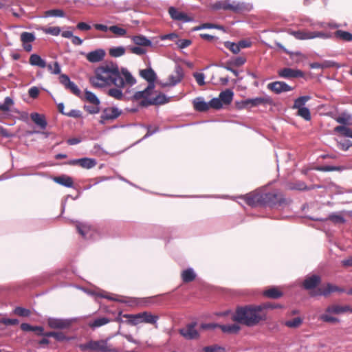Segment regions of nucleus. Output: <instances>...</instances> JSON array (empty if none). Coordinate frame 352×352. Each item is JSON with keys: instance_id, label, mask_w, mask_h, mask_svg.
Wrapping results in <instances>:
<instances>
[{"instance_id": "nucleus-18", "label": "nucleus", "mask_w": 352, "mask_h": 352, "mask_svg": "<svg viewBox=\"0 0 352 352\" xmlns=\"http://www.w3.org/2000/svg\"><path fill=\"white\" fill-rule=\"evenodd\" d=\"M243 198L245 202L251 206H256L263 201L262 195L255 192L246 195Z\"/></svg>"}, {"instance_id": "nucleus-36", "label": "nucleus", "mask_w": 352, "mask_h": 352, "mask_svg": "<svg viewBox=\"0 0 352 352\" xmlns=\"http://www.w3.org/2000/svg\"><path fill=\"white\" fill-rule=\"evenodd\" d=\"M21 328L23 331H32L36 332V333L38 335L43 334V329L41 327H37V326L33 327L27 323H23L21 325Z\"/></svg>"}, {"instance_id": "nucleus-27", "label": "nucleus", "mask_w": 352, "mask_h": 352, "mask_svg": "<svg viewBox=\"0 0 352 352\" xmlns=\"http://www.w3.org/2000/svg\"><path fill=\"white\" fill-rule=\"evenodd\" d=\"M53 180L56 183L66 187H72L73 186V180L72 177L67 175L54 177Z\"/></svg>"}, {"instance_id": "nucleus-12", "label": "nucleus", "mask_w": 352, "mask_h": 352, "mask_svg": "<svg viewBox=\"0 0 352 352\" xmlns=\"http://www.w3.org/2000/svg\"><path fill=\"white\" fill-rule=\"evenodd\" d=\"M267 88L276 94L289 91L292 89V88L287 83L281 81L269 83L267 85Z\"/></svg>"}, {"instance_id": "nucleus-20", "label": "nucleus", "mask_w": 352, "mask_h": 352, "mask_svg": "<svg viewBox=\"0 0 352 352\" xmlns=\"http://www.w3.org/2000/svg\"><path fill=\"white\" fill-rule=\"evenodd\" d=\"M248 108L257 107L264 104L271 103V99L269 97H257L255 98L247 99Z\"/></svg>"}, {"instance_id": "nucleus-48", "label": "nucleus", "mask_w": 352, "mask_h": 352, "mask_svg": "<svg viewBox=\"0 0 352 352\" xmlns=\"http://www.w3.org/2000/svg\"><path fill=\"white\" fill-rule=\"evenodd\" d=\"M109 320L107 318H100L95 320L90 326L92 327H98L109 322Z\"/></svg>"}, {"instance_id": "nucleus-46", "label": "nucleus", "mask_w": 352, "mask_h": 352, "mask_svg": "<svg viewBox=\"0 0 352 352\" xmlns=\"http://www.w3.org/2000/svg\"><path fill=\"white\" fill-rule=\"evenodd\" d=\"M336 120L343 124H351V116L349 114H342L336 118Z\"/></svg>"}, {"instance_id": "nucleus-24", "label": "nucleus", "mask_w": 352, "mask_h": 352, "mask_svg": "<svg viewBox=\"0 0 352 352\" xmlns=\"http://www.w3.org/2000/svg\"><path fill=\"white\" fill-rule=\"evenodd\" d=\"M320 280V277L316 275L308 276L304 281V287L307 289H311L319 283Z\"/></svg>"}, {"instance_id": "nucleus-34", "label": "nucleus", "mask_w": 352, "mask_h": 352, "mask_svg": "<svg viewBox=\"0 0 352 352\" xmlns=\"http://www.w3.org/2000/svg\"><path fill=\"white\" fill-rule=\"evenodd\" d=\"M84 98L85 100L91 103L92 104H100V100L98 98L96 95L88 90L85 91Z\"/></svg>"}, {"instance_id": "nucleus-9", "label": "nucleus", "mask_w": 352, "mask_h": 352, "mask_svg": "<svg viewBox=\"0 0 352 352\" xmlns=\"http://www.w3.org/2000/svg\"><path fill=\"white\" fill-rule=\"evenodd\" d=\"M87 60L92 63H96L101 62L105 57L106 52L103 49H97L89 52L87 54H84Z\"/></svg>"}, {"instance_id": "nucleus-3", "label": "nucleus", "mask_w": 352, "mask_h": 352, "mask_svg": "<svg viewBox=\"0 0 352 352\" xmlns=\"http://www.w3.org/2000/svg\"><path fill=\"white\" fill-rule=\"evenodd\" d=\"M154 84H150L143 91H136L133 94L135 100H142L141 105L162 104L168 102V98L162 94H156L154 92Z\"/></svg>"}, {"instance_id": "nucleus-14", "label": "nucleus", "mask_w": 352, "mask_h": 352, "mask_svg": "<svg viewBox=\"0 0 352 352\" xmlns=\"http://www.w3.org/2000/svg\"><path fill=\"white\" fill-rule=\"evenodd\" d=\"M278 75L282 78H292L296 77H301L303 76V73L298 69L284 68L278 71Z\"/></svg>"}, {"instance_id": "nucleus-35", "label": "nucleus", "mask_w": 352, "mask_h": 352, "mask_svg": "<svg viewBox=\"0 0 352 352\" xmlns=\"http://www.w3.org/2000/svg\"><path fill=\"white\" fill-rule=\"evenodd\" d=\"M132 40L135 44L138 45H142V46H151V41L148 40L145 36H142V35L133 36Z\"/></svg>"}, {"instance_id": "nucleus-17", "label": "nucleus", "mask_w": 352, "mask_h": 352, "mask_svg": "<svg viewBox=\"0 0 352 352\" xmlns=\"http://www.w3.org/2000/svg\"><path fill=\"white\" fill-rule=\"evenodd\" d=\"M120 111L118 109L115 107H111L106 109L101 116V122H103L107 120H113L119 116Z\"/></svg>"}, {"instance_id": "nucleus-4", "label": "nucleus", "mask_w": 352, "mask_h": 352, "mask_svg": "<svg viewBox=\"0 0 352 352\" xmlns=\"http://www.w3.org/2000/svg\"><path fill=\"white\" fill-rule=\"evenodd\" d=\"M310 96H305L298 98L295 100L293 106L294 109H298L297 115L306 120H311V114L309 109L304 107L305 104L310 100Z\"/></svg>"}, {"instance_id": "nucleus-37", "label": "nucleus", "mask_w": 352, "mask_h": 352, "mask_svg": "<svg viewBox=\"0 0 352 352\" xmlns=\"http://www.w3.org/2000/svg\"><path fill=\"white\" fill-rule=\"evenodd\" d=\"M78 162L81 167L87 169L94 167L96 164V161L91 158L79 159Z\"/></svg>"}, {"instance_id": "nucleus-26", "label": "nucleus", "mask_w": 352, "mask_h": 352, "mask_svg": "<svg viewBox=\"0 0 352 352\" xmlns=\"http://www.w3.org/2000/svg\"><path fill=\"white\" fill-rule=\"evenodd\" d=\"M181 276L184 282L188 283L195 278L196 273L192 268H188L182 272Z\"/></svg>"}, {"instance_id": "nucleus-15", "label": "nucleus", "mask_w": 352, "mask_h": 352, "mask_svg": "<svg viewBox=\"0 0 352 352\" xmlns=\"http://www.w3.org/2000/svg\"><path fill=\"white\" fill-rule=\"evenodd\" d=\"M168 12L171 18L174 20L182 21L183 22H188L192 20V18L188 16L186 13L180 12L173 7L169 8Z\"/></svg>"}, {"instance_id": "nucleus-50", "label": "nucleus", "mask_w": 352, "mask_h": 352, "mask_svg": "<svg viewBox=\"0 0 352 352\" xmlns=\"http://www.w3.org/2000/svg\"><path fill=\"white\" fill-rule=\"evenodd\" d=\"M225 350L223 348L213 345V346H208L203 348L201 352H224Z\"/></svg>"}, {"instance_id": "nucleus-31", "label": "nucleus", "mask_w": 352, "mask_h": 352, "mask_svg": "<svg viewBox=\"0 0 352 352\" xmlns=\"http://www.w3.org/2000/svg\"><path fill=\"white\" fill-rule=\"evenodd\" d=\"M218 327L222 330V331L228 333H235L241 329V327L238 323L219 325Z\"/></svg>"}, {"instance_id": "nucleus-13", "label": "nucleus", "mask_w": 352, "mask_h": 352, "mask_svg": "<svg viewBox=\"0 0 352 352\" xmlns=\"http://www.w3.org/2000/svg\"><path fill=\"white\" fill-rule=\"evenodd\" d=\"M76 228L79 234L83 237L87 239L92 237L94 230L89 224L83 222H78L76 223Z\"/></svg>"}, {"instance_id": "nucleus-25", "label": "nucleus", "mask_w": 352, "mask_h": 352, "mask_svg": "<svg viewBox=\"0 0 352 352\" xmlns=\"http://www.w3.org/2000/svg\"><path fill=\"white\" fill-rule=\"evenodd\" d=\"M263 294L269 298H278L283 296V293L276 287H270L263 292Z\"/></svg>"}, {"instance_id": "nucleus-21", "label": "nucleus", "mask_w": 352, "mask_h": 352, "mask_svg": "<svg viewBox=\"0 0 352 352\" xmlns=\"http://www.w3.org/2000/svg\"><path fill=\"white\" fill-rule=\"evenodd\" d=\"M30 118L40 128L43 129L47 126V123L44 115L34 112L31 113Z\"/></svg>"}, {"instance_id": "nucleus-51", "label": "nucleus", "mask_w": 352, "mask_h": 352, "mask_svg": "<svg viewBox=\"0 0 352 352\" xmlns=\"http://www.w3.org/2000/svg\"><path fill=\"white\" fill-rule=\"evenodd\" d=\"M208 103L210 104V108L216 109H221L223 105L219 98H214L212 99Z\"/></svg>"}, {"instance_id": "nucleus-39", "label": "nucleus", "mask_w": 352, "mask_h": 352, "mask_svg": "<svg viewBox=\"0 0 352 352\" xmlns=\"http://www.w3.org/2000/svg\"><path fill=\"white\" fill-rule=\"evenodd\" d=\"M335 35L337 38L345 41H349L352 40V34L348 32L338 30L336 32Z\"/></svg>"}, {"instance_id": "nucleus-23", "label": "nucleus", "mask_w": 352, "mask_h": 352, "mask_svg": "<svg viewBox=\"0 0 352 352\" xmlns=\"http://www.w3.org/2000/svg\"><path fill=\"white\" fill-rule=\"evenodd\" d=\"M289 34L293 35L296 38L299 40L313 39L311 32L307 30L290 31Z\"/></svg>"}, {"instance_id": "nucleus-57", "label": "nucleus", "mask_w": 352, "mask_h": 352, "mask_svg": "<svg viewBox=\"0 0 352 352\" xmlns=\"http://www.w3.org/2000/svg\"><path fill=\"white\" fill-rule=\"evenodd\" d=\"M14 314L20 316H28L30 314V311L28 309L22 307H16L14 309Z\"/></svg>"}, {"instance_id": "nucleus-44", "label": "nucleus", "mask_w": 352, "mask_h": 352, "mask_svg": "<svg viewBox=\"0 0 352 352\" xmlns=\"http://www.w3.org/2000/svg\"><path fill=\"white\" fill-rule=\"evenodd\" d=\"M35 40V36L33 33L23 32L21 34V41L22 43H32Z\"/></svg>"}, {"instance_id": "nucleus-52", "label": "nucleus", "mask_w": 352, "mask_h": 352, "mask_svg": "<svg viewBox=\"0 0 352 352\" xmlns=\"http://www.w3.org/2000/svg\"><path fill=\"white\" fill-rule=\"evenodd\" d=\"M225 46L232 51L234 54H237L240 51V47L239 43H234L232 42H226Z\"/></svg>"}, {"instance_id": "nucleus-11", "label": "nucleus", "mask_w": 352, "mask_h": 352, "mask_svg": "<svg viewBox=\"0 0 352 352\" xmlns=\"http://www.w3.org/2000/svg\"><path fill=\"white\" fill-rule=\"evenodd\" d=\"M344 290L338 288L337 286L331 285V284H327L326 285H323L320 287L318 291H314L311 292L312 296H317V295H323V296H327L330 294L331 293L335 292H342Z\"/></svg>"}, {"instance_id": "nucleus-30", "label": "nucleus", "mask_w": 352, "mask_h": 352, "mask_svg": "<svg viewBox=\"0 0 352 352\" xmlns=\"http://www.w3.org/2000/svg\"><path fill=\"white\" fill-rule=\"evenodd\" d=\"M140 74L142 78L149 82V85L154 84V81L156 78V74L153 69H147L142 70L140 72Z\"/></svg>"}, {"instance_id": "nucleus-2", "label": "nucleus", "mask_w": 352, "mask_h": 352, "mask_svg": "<svg viewBox=\"0 0 352 352\" xmlns=\"http://www.w3.org/2000/svg\"><path fill=\"white\" fill-rule=\"evenodd\" d=\"M266 318V314L262 312L260 305H255L238 307L232 316L234 321L249 327L255 326Z\"/></svg>"}, {"instance_id": "nucleus-28", "label": "nucleus", "mask_w": 352, "mask_h": 352, "mask_svg": "<svg viewBox=\"0 0 352 352\" xmlns=\"http://www.w3.org/2000/svg\"><path fill=\"white\" fill-rule=\"evenodd\" d=\"M233 96V91L230 89H226L220 93L219 98L223 104H228L232 102Z\"/></svg>"}, {"instance_id": "nucleus-1", "label": "nucleus", "mask_w": 352, "mask_h": 352, "mask_svg": "<svg viewBox=\"0 0 352 352\" xmlns=\"http://www.w3.org/2000/svg\"><path fill=\"white\" fill-rule=\"evenodd\" d=\"M91 86L96 89H102L114 85L124 86L125 84L133 85L135 83V78L125 69L120 72L116 65L106 63L97 67L94 74L89 78Z\"/></svg>"}, {"instance_id": "nucleus-43", "label": "nucleus", "mask_w": 352, "mask_h": 352, "mask_svg": "<svg viewBox=\"0 0 352 352\" xmlns=\"http://www.w3.org/2000/svg\"><path fill=\"white\" fill-rule=\"evenodd\" d=\"M64 12L61 10L55 9V10H50L45 12L43 16L44 17H50V16H59L63 17L64 16Z\"/></svg>"}, {"instance_id": "nucleus-63", "label": "nucleus", "mask_w": 352, "mask_h": 352, "mask_svg": "<svg viewBox=\"0 0 352 352\" xmlns=\"http://www.w3.org/2000/svg\"><path fill=\"white\" fill-rule=\"evenodd\" d=\"M59 80H60V83H62L63 85H65V87H67L68 86V85L69 84V82H71V80H69L68 76L66 75H64V74H62L60 76Z\"/></svg>"}, {"instance_id": "nucleus-29", "label": "nucleus", "mask_w": 352, "mask_h": 352, "mask_svg": "<svg viewBox=\"0 0 352 352\" xmlns=\"http://www.w3.org/2000/svg\"><path fill=\"white\" fill-rule=\"evenodd\" d=\"M139 316L140 317L141 323H149V324H155L158 319L157 316L152 315L148 312H142L139 314Z\"/></svg>"}, {"instance_id": "nucleus-6", "label": "nucleus", "mask_w": 352, "mask_h": 352, "mask_svg": "<svg viewBox=\"0 0 352 352\" xmlns=\"http://www.w3.org/2000/svg\"><path fill=\"white\" fill-rule=\"evenodd\" d=\"M128 86V84H125L124 86H116L115 88H111L108 90V95L117 100H122L124 97L134 100L133 94L131 96V90L126 89L124 93L122 92L121 88ZM129 86H131L129 85Z\"/></svg>"}, {"instance_id": "nucleus-55", "label": "nucleus", "mask_w": 352, "mask_h": 352, "mask_svg": "<svg viewBox=\"0 0 352 352\" xmlns=\"http://www.w3.org/2000/svg\"><path fill=\"white\" fill-rule=\"evenodd\" d=\"M193 76L199 85L202 86L205 85V76L204 74L196 72L193 74Z\"/></svg>"}, {"instance_id": "nucleus-32", "label": "nucleus", "mask_w": 352, "mask_h": 352, "mask_svg": "<svg viewBox=\"0 0 352 352\" xmlns=\"http://www.w3.org/2000/svg\"><path fill=\"white\" fill-rule=\"evenodd\" d=\"M30 63L32 65L38 66L41 68L46 67L47 64L41 57L36 54H32L30 57Z\"/></svg>"}, {"instance_id": "nucleus-33", "label": "nucleus", "mask_w": 352, "mask_h": 352, "mask_svg": "<svg viewBox=\"0 0 352 352\" xmlns=\"http://www.w3.org/2000/svg\"><path fill=\"white\" fill-rule=\"evenodd\" d=\"M333 314L331 312H327V308L325 310V312L321 314L319 316V319L323 322H329V323H338L339 322L338 318L332 316Z\"/></svg>"}, {"instance_id": "nucleus-54", "label": "nucleus", "mask_w": 352, "mask_h": 352, "mask_svg": "<svg viewBox=\"0 0 352 352\" xmlns=\"http://www.w3.org/2000/svg\"><path fill=\"white\" fill-rule=\"evenodd\" d=\"M14 104V101L13 100L10 98V97H6L5 98V101H4V103L2 104V106H3V108H2V111H9L10 107Z\"/></svg>"}, {"instance_id": "nucleus-61", "label": "nucleus", "mask_w": 352, "mask_h": 352, "mask_svg": "<svg viewBox=\"0 0 352 352\" xmlns=\"http://www.w3.org/2000/svg\"><path fill=\"white\" fill-rule=\"evenodd\" d=\"M218 326L219 325H217L216 324H214V323L201 324L200 325V329H201V330H212Z\"/></svg>"}, {"instance_id": "nucleus-58", "label": "nucleus", "mask_w": 352, "mask_h": 352, "mask_svg": "<svg viewBox=\"0 0 352 352\" xmlns=\"http://www.w3.org/2000/svg\"><path fill=\"white\" fill-rule=\"evenodd\" d=\"M311 36H313V38H327L331 36L329 34H327L322 32H311Z\"/></svg>"}, {"instance_id": "nucleus-8", "label": "nucleus", "mask_w": 352, "mask_h": 352, "mask_svg": "<svg viewBox=\"0 0 352 352\" xmlns=\"http://www.w3.org/2000/svg\"><path fill=\"white\" fill-rule=\"evenodd\" d=\"M196 322L188 324L179 330L180 334L186 339L192 340L199 337V332L195 329Z\"/></svg>"}, {"instance_id": "nucleus-7", "label": "nucleus", "mask_w": 352, "mask_h": 352, "mask_svg": "<svg viewBox=\"0 0 352 352\" xmlns=\"http://www.w3.org/2000/svg\"><path fill=\"white\" fill-rule=\"evenodd\" d=\"M216 8H223L224 10H231L234 12L250 11L252 8V6L248 3L233 2L232 3H226L215 7Z\"/></svg>"}, {"instance_id": "nucleus-40", "label": "nucleus", "mask_w": 352, "mask_h": 352, "mask_svg": "<svg viewBox=\"0 0 352 352\" xmlns=\"http://www.w3.org/2000/svg\"><path fill=\"white\" fill-rule=\"evenodd\" d=\"M124 318L127 319V322L133 325H137L140 323H141L140 317L138 314H126L124 316Z\"/></svg>"}, {"instance_id": "nucleus-47", "label": "nucleus", "mask_w": 352, "mask_h": 352, "mask_svg": "<svg viewBox=\"0 0 352 352\" xmlns=\"http://www.w3.org/2000/svg\"><path fill=\"white\" fill-rule=\"evenodd\" d=\"M46 67L51 74H58L60 73V67L56 62L53 64H48Z\"/></svg>"}, {"instance_id": "nucleus-53", "label": "nucleus", "mask_w": 352, "mask_h": 352, "mask_svg": "<svg viewBox=\"0 0 352 352\" xmlns=\"http://www.w3.org/2000/svg\"><path fill=\"white\" fill-rule=\"evenodd\" d=\"M43 32L46 34H50L53 36H57L60 33L61 30L59 27H50L43 29Z\"/></svg>"}, {"instance_id": "nucleus-45", "label": "nucleus", "mask_w": 352, "mask_h": 352, "mask_svg": "<svg viewBox=\"0 0 352 352\" xmlns=\"http://www.w3.org/2000/svg\"><path fill=\"white\" fill-rule=\"evenodd\" d=\"M335 131L352 138V129L345 126H338L335 128Z\"/></svg>"}, {"instance_id": "nucleus-41", "label": "nucleus", "mask_w": 352, "mask_h": 352, "mask_svg": "<svg viewBox=\"0 0 352 352\" xmlns=\"http://www.w3.org/2000/svg\"><path fill=\"white\" fill-rule=\"evenodd\" d=\"M125 52L123 47H116L109 50V54L113 57H119L122 56Z\"/></svg>"}, {"instance_id": "nucleus-22", "label": "nucleus", "mask_w": 352, "mask_h": 352, "mask_svg": "<svg viewBox=\"0 0 352 352\" xmlns=\"http://www.w3.org/2000/svg\"><path fill=\"white\" fill-rule=\"evenodd\" d=\"M194 108L199 111H205L210 109V104L202 98H196L193 102Z\"/></svg>"}, {"instance_id": "nucleus-5", "label": "nucleus", "mask_w": 352, "mask_h": 352, "mask_svg": "<svg viewBox=\"0 0 352 352\" xmlns=\"http://www.w3.org/2000/svg\"><path fill=\"white\" fill-rule=\"evenodd\" d=\"M82 350L90 349L92 351H100L102 352L108 351L110 348L108 345L107 340L90 341L87 344L80 346Z\"/></svg>"}, {"instance_id": "nucleus-19", "label": "nucleus", "mask_w": 352, "mask_h": 352, "mask_svg": "<svg viewBox=\"0 0 352 352\" xmlns=\"http://www.w3.org/2000/svg\"><path fill=\"white\" fill-rule=\"evenodd\" d=\"M327 312H331L334 314H342L346 312L351 313V307L349 305H332L327 307Z\"/></svg>"}, {"instance_id": "nucleus-64", "label": "nucleus", "mask_w": 352, "mask_h": 352, "mask_svg": "<svg viewBox=\"0 0 352 352\" xmlns=\"http://www.w3.org/2000/svg\"><path fill=\"white\" fill-rule=\"evenodd\" d=\"M38 94H39V89L36 87H31L29 90V95L32 98H36L38 96Z\"/></svg>"}, {"instance_id": "nucleus-60", "label": "nucleus", "mask_w": 352, "mask_h": 352, "mask_svg": "<svg viewBox=\"0 0 352 352\" xmlns=\"http://www.w3.org/2000/svg\"><path fill=\"white\" fill-rule=\"evenodd\" d=\"M329 219L335 222V223H343L344 222V219L343 217L340 215V214H331L330 217H329Z\"/></svg>"}, {"instance_id": "nucleus-59", "label": "nucleus", "mask_w": 352, "mask_h": 352, "mask_svg": "<svg viewBox=\"0 0 352 352\" xmlns=\"http://www.w3.org/2000/svg\"><path fill=\"white\" fill-rule=\"evenodd\" d=\"M85 108L91 114L98 113L100 111L99 104H94L93 107L85 106Z\"/></svg>"}, {"instance_id": "nucleus-16", "label": "nucleus", "mask_w": 352, "mask_h": 352, "mask_svg": "<svg viewBox=\"0 0 352 352\" xmlns=\"http://www.w3.org/2000/svg\"><path fill=\"white\" fill-rule=\"evenodd\" d=\"M47 324L52 329H64L69 325V321L55 318H50Z\"/></svg>"}, {"instance_id": "nucleus-38", "label": "nucleus", "mask_w": 352, "mask_h": 352, "mask_svg": "<svg viewBox=\"0 0 352 352\" xmlns=\"http://www.w3.org/2000/svg\"><path fill=\"white\" fill-rule=\"evenodd\" d=\"M302 323V319L300 317H296L292 320L285 322V325L289 328H297Z\"/></svg>"}, {"instance_id": "nucleus-49", "label": "nucleus", "mask_w": 352, "mask_h": 352, "mask_svg": "<svg viewBox=\"0 0 352 352\" xmlns=\"http://www.w3.org/2000/svg\"><path fill=\"white\" fill-rule=\"evenodd\" d=\"M259 305L262 312H263L264 309H282L283 307V305L280 304H272L269 302L263 303Z\"/></svg>"}, {"instance_id": "nucleus-56", "label": "nucleus", "mask_w": 352, "mask_h": 352, "mask_svg": "<svg viewBox=\"0 0 352 352\" xmlns=\"http://www.w3.org/2000/svg\"><path fill=\"white\" fill-rule=\"evenodd\" d=\"M176 44L179 48L184 49L191 44V41L188 39L177 40Z\"/></svg>"}, {"instance_id": "nucleus-62", "label": "nucleus", "mask_w": 352, "mask_h": 352, "mask_svg": "<svg viewBox=\"0 0 352 352\" xmlns=\"http://www.w3.org/2000/svg\"><path fill=\"white\" fill-rule=\"evenodd\" d=\"M66 88L69 89L74 94L76 95H78L80 93V90L78 87L72 81Z\"/></svg>"}, {"instance_id": "nucleus-42", "label": "nucleus", "mask_w": 352, "mask_h": 352, "mask_svg": "<svg viewBox=\"0 0 352 352\" xmlns=\"http://www.w3.org/2000/svg\"><path fill=\"white\" fill-rule=\"evenodd\" d=\"M109 30H110L117 36H123L126 34V30L125 29L117 25L110 26Z\"/></svg>"}, {"instance_id": "nucleus-10", "label": "nucleus", "mask_w": 352, "mask_h": 352, "mask_svg": "<svg viewBox=\"0 0 352 352\" xmlns=\"http://www.w3.org/2000/svg\"><path fill=\"white\" fill-rule=\"evenodd\" d=\"M183 78V71L180 67H176L174 72L168 76L166 82H163L164 87L174 86L179 82Z\"/></svg>"}]
</instances>
